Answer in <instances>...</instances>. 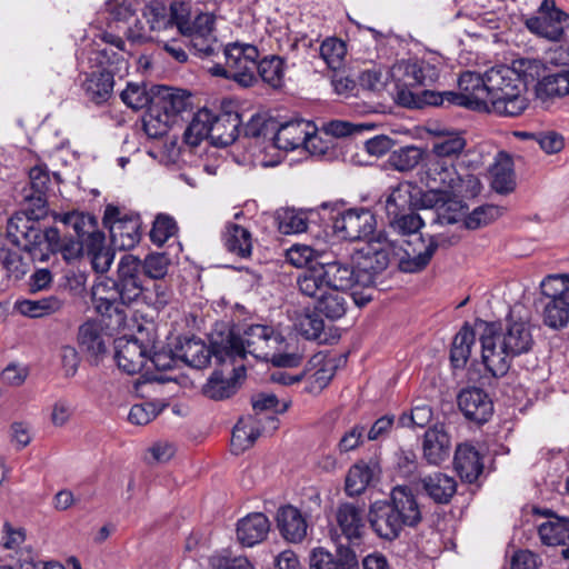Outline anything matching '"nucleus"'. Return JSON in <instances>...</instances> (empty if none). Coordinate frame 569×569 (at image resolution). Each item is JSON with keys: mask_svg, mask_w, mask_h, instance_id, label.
Instances as JSON below:
<instances>
[{"mask_svg": "<svg viewBox=\"0 0 569 569\" xmlns=\"http://www.w3.org/2000/svg\"><path fill=\"white\" fill-rule=\"evenodd\" d=\"M367 517L372 531L388 541L399 538L405 527L416 528L422 520L417 497L408 486H396L389 500L372 502Z\"/></svg>", "mask_w": 569, "mask_h": 569, "instance_id": "obj_4", "label": "nucleus"}, {"mask_svg": "<svg viewBox=\"0 0 569 569\" xmlns=\"http://www.w3.org/2000/svg\"><path fill=\"white\" fill-rule=\"evenodd\" d=\"M317 264L298 277L297 284L302 295L315 296L323 288L341 293L352 290L351 296L356 305L365 306L371 301V296H358L356 289L360 288V283L353 262L346 258L329 259V256L325 254Z\"/></svg>", "mask_w": 569, "mask_h": 569, "instance_id": "obj_5", "label": "nucleus"}, {"mask_svg": "<svg viewBox=\"0 0 569 569\" xmlns=\"http://www.w3.org/2000/svg\"><path fill=\"white\" fill-rule=\"evenodd\" d=\"M487 94L496 97L507 88L521 87L520 74L516 68L497 66L486 71Z\"/></svg>", "mask_w": 569, "mask_h": 569, "instance_id": "obj_46", "label": "nucleus"}, {"mask_svg": "<svg viewBox=\"0 0 569 569\" xmlns=\"http://www.w3.org/2000/svg\"><path fill=\"white\" fill-rule=\"evenodd\" d=\"M423 158V150L415 146H406L391 152L390 166L397 171L406 172L416 168Z\"/></svg>", "mask_w": 569, "mask_h": 569, "instance_id": "obj_59", "label": "nucleus"}, {"mask_svg": "<svg viewBox=\"0 0 569 569\" xmlns=\"http://www.w3.org/2000/svg\"><path fill=\"white\" fill-rule=\"evenodd\" d=\"M500 154L503 156L505 159L503 161L496 163L491 170V187L496 192L500 194H508L516 188L515 171L512 168L513 164L511 158L508 154L503 152Z\"/></svg>", "mask_w": 569, "mask_h": 569, "instance_id": "obj_51", "label": "nucleus"}, {"mask_svg": "<svg viewBox=\"0 0 569 569\" xmlns=\"http://www.w3.org/2000/svg\"><path fill=\"white\" fill-rule=\"evenodd\" d=\"M79 350L98 365L100 357L107 352L102 326L96 320H87L78 329Z\"/></svg>", "mask_w": 569, "mask_h": 569, "instance_id": "obj_26", "label": "nucleus"}, {"mask_svg": "<svg viewBox=\"0 0 569 569\" xmlns=\"http://www.w3.org/2000/svg\"><path fill=\"white\" fill-rule=\"evenodd\" d=\"M260 436V430L256 428L250 419H239L232 429L231 448L233 453L239 455L251 448Z\"/></svg>", "mask_w": 569, "mask_h": 569, "instance_id": "obj_53", "label": "nucleus"}, {"mask_svg": "<svg viewBox=\"0 0 569 569\" xmlns=\"http://www.w3.org/2000/svg\"><path fill=\"white\" fill-rule=\"evenodd\" d=\"M457 405L465 419L477 426L487 423L495 412L490 395L479 387L462 388L457 396Z\"/></svg>", "mask_w": 569, "mask_h": 569, "instance_id": "obj_16", "label": "nucleus"}, {"mask_svg": "<svg viewBox=\"0 0 569 569\" xmlns=\"http://www.w3.org/2000/svg\"><path fill=\"white\" fill-rule=\"evenodd\" d=\"M521 87L507 88L496 97L488 98V109L499 117H518L528 108V99L521 93Z\"/></svg>", "mask_w": 569, "mask_h": 569, "instance_id": "obj_30", "label": "nucleus"}, {"mask_svg": "<svg viewBox=\"0 0 569 569\" xmlns=\"http://www.w3.org/2000/svg\"><path fill=\"white\" fill-rule=\"evenodd\" d=\"M536 97L545 109H549L556 99L569 94V68L543 76L538 80Z\"/></svg>", "mask_w": 569, "mask_h": 569, "instance_id": "obj_28", "label": "nucleus"}, {"mask_svg": "<svg viewBox=\"0 0 569 569\" xmlns=\"http://www.w3.org/2000/svg\"><path fill=\"white\" fill-rule=\"evenodd\" d=\"M458 88L469 100H477L481 104L479 108H471L472 111L482 112L488 109L486 72L483 74L472 71L462 72L458 79Z\"/></svg>", "mask_w": 569, "mask_h": 569, "instance_id": "obj_42", "label": "nucleus"}, {"mask_svg": "<svg viewBox=\"0 0 569 569\" xmlns=\"http://www.w3.org/2000/svg\"><path fill=\"white\" fill-rule=\"evenodd\" d=\"M310 569H359V562L349 547H339L336 555L319 547L311 551Z\"/></svg>", "mask_w": 569, "mask_h": 569, "instance_id": "obj_27", "label": "nucleus"}, {"mask_svg": "<svg viewBox=\"0 0 569 569\" xmlns=\"http://www.w3.org/2000/svg\"><path fill=\"white\" fill-rule=\"evenodd\" d=\"M433 412L429 405L419 403L411 410L403 411L398 418V427L401 428H425L432 419Z\"/></svg>", "mask_w": 569, "mask_h": 569, "instance_id": "obj_63", "label": "nucleus"}, {"mask_svg": "<svg viewBox=\"0 0 569 569\" xmlns=\"http://www.w3.org/2000/svg\"><path fill=\"white\" fill-rule=\"evenodd\" d=\"M423 492L437 505H447L457 492L455 478L436 471L420 479Z\"/></svg>", "mask_w": 569, "mask_h": 569, "instance_id": "obj_34", "label": "nucleus"}, {"mask_svg": "<svg viewBox=\"0 0 569 569\" xmlns=\"http://www.w3.org/2000/svg\"><path fill=\"white\" fill-rule=\"evenodd\" d=\"M143 17L152 31L177 26L180 32L184 33V26L189 22L186 16L178 12L173 3L168 8L163 1L158 0L146 6Z\"/></svg>", "mask_w": 569, "mask_h": 569, "instance_id": "obj_24", "label": "nucleus"}, {"mask_svg": "<svg viewBox=\"0 0 569 569\" xmlns=\"http://www.w3.org/2000/svg\"><path fill=\"white\" fill-rule=\"evenodd\" d=\"M122 102L132 110H141L150 104H154L156 98L150 96L146 86L129 82L127 88L120 93Z\"/></svg>", "mask_w": 569, "mask_h": 569, "instance_id": "obj_62", "label": "nucleus"}, {"mask_svg": "<svg viewBox=\"0 0 569 569\" xmlns=\"http://www.w3.org/2000/svg\"><path fill=\"white\" fill-rule=\"evenodd\" d=\"M538 513L548 517V520L539 525L538 533L543 545L566 546L569 543V518L559 517L553 511L537 510Z\"/></svg>", "mask_w": 569, "mask_h": 569, "instance_id": "obj_35", "label": "nucleus"}, {"mask_svg": "<svg viewBox=\"0 0 569 569\" xmlns=\"http://www.w3.org/2000/svg\"><path fill=\"white\" fill-rule=\"evenodd\" d=\"M453 468L463 482L475 483L483 472V457L472 445L460 443L455 451Z\"/></svg>", "mask_w": 569, "mask_h": 569, "instance_id": "obj_25", "label": "nucleus"}, {"mask_svg": "<svg viewBox=\"0 0 569 569\" xmlns=\"http://www.w3.org/2000/svg\"><path fill=\"white\" fill-rule=\"evenodd\" d=\"M336 522L349 543L359 545L365 530L363 508L353 502H341L336 510Z\"/></svg>", "mask_w": 569, "mask_h": 569, "instance_id": "obj_22", "label": "nucleus"}, {"mask_svg": "<svg viewBox=\"0 0 569 569\" xmlns=\"http://www.w3.org/2000/svg\"><path fill=\"white\" fill-rule=\"evenodd\" d=\"M392 251L391 243L382 233L357 250L353 260L360 288L375 286L377 278L388 268Z\"/></svg>", "mask_w": 569, "mask_h": 569, "instance_id": "obj_9", "label": "nucleus"}, {"mask_svg": "<svg viewBox=\"0 0 569 569\" xmlns=\"http://www.w3.org/2000/svg\"><path fill=\"white\" fill-rule=\"evenodd\" d=\"M377 463L360 460L348 470L345 481V492L349 497L361 495L372 481Z\"/></svg>", "mask_w": 569, "mask_h": 569, "instance_id": "obj_44", "label": "nucleus"}, {"mask_svg": "<svg viewBox=\"0 0 569 569\" xmlns=\"http://www.w3.org/2000/svg\"><path fill=\"white\" fill-rule=\"evenodd\" d=\"M407 246L403 249L405 256L400 258L398 267L402 272L413 273L423 270L429 264L439 244L433 236L429 237L426 243L420 233L416 243L408 241Z\"/></svg>", "mask_w": 569, "mask_h": 569, "instance_id": "obj_21", "label": "nucleus"}, {"mask_svg": "<svg viewBox=\"0 0 569 569\" xmlns=\"http://www.w3.org/2000/svg\"><path fill=\"white\" fill-rule=\"evenodd\" d=\"M287 71V59L278 54H268L257 59L254 73L263 83L273 90H280L284 87V76Z\"/></svg>", "mask_w": 569, "mask_h": 569, "instance_id": "obj_37", "label": "nucleus"}, {"mask_svg": "<svg viewBox=\"0 0 569 569\" xmlns=\"http://www.w3.org/2000/svg\"><path fill=\"white\" fill-rule=\"evenodd\" d=\"M465 147L466 139L460 133H448L433 143L431 157L452 159L458 157Z\"/></svg>", "mask_w": 569, "mask_h": 569, "instance_id": "obj_60", "label": "nucleus"}, {"mask_svg": "<svg viewBox=\"0 0 569 569\" xmlns=\"http://www.w3.org/2000/svg\"><path fill=\"white\" fill-rule=\"evenodd\" d=\"M9 243L18 249L26 251V249L9 237V222L7 223L6 236H0V262L6 269L8 276H14L17 279L21 278L26 273V264L22 261V257L18 251L12 250Z\"/></svg>", "mask_w": 569, "mask_h": 569, "instance_id": "obj_48", "label": "nucleus"}, {"mask_svg": "<svg viewBox=\"0 0 569 569\" xmlns=\"http://www.w3.org/2000/svg\"><path fill=\"white\" fill-rule=\"evenodd\" d=\"M223 54L226 63L232 72V81L243 88L252 87L258 82L254 68L260 52L256 46L232 42L223 48Z\"/></svg>", "mask_w": 569, "mask_h": 569, "instance_id": "obj_12", "label": "nucleus"}, {"mask_svg": "<svg viewBox=\"0 0 569 569\" xmlns=\"http://www.w3.org/2000/svg\"><path fill=\"white\" fill-rule=\"evenodd\" d=\"M309 297L316 299L315 310L330 321L341 319L347 312L348 302L345 293L323 288L318 295Z\"/></svg>", "mask_w": 569, "mask_h": 569, "instance_id": "obj_39", "label": "nucleus"}, {"mask_svg": "<svg viewBox=\"0 0 569 569\" xmlns=\"http://www.w3.org/2000/svg\"><path fill=\"white\" fill-rule=\"evenodd\" d=\"M467 210L468 206L463 200L455 197V191H447L440 210L432 220L440 224H453L466 218Z\"/></svg>", "mask_w": 569, "mask_h": 569, "instance_id": "obj_50", "label": "nucleus"}, {"mask_svg": "<svg viewBox=\"0 0 569 569\" xmlns=\"http://www.w3.org/2000/svg\"><path fill=\"white\" fill-rule=\"evenodd\" d=\"M213 19H210L207 17L206 19V26L204 27H198L196 26V29L192 30L189 27V23L184 26L186 34L189 32L191 40L190 46L191 50L193 51L194 56H198L199 58H209L216 56L220 49L222 48V44L218 41V39L213 36Z\"/></svg>", "mask_w": 569, "mask_h": 569, "instance_id": "obj_36", "label": "nucleus"}, {"mask_svg": "<svg viewBox=\"0 0 569 569\" xmlns=\"http://www.w3.org/2000/svg\"><path fill=\"white\" fill-rule=\"evenodd\" d=\"M190 93L169 87H159L154 106L163 112L167 121L177 117L189 106Z\"/></svg>", "mask_w": 569, "mask_h": 569, "instance_id": "obj_43", "label": "nucleus"}, {"mask_svg": "<svg viewBox=\"0 0 569 569\" xmlns=\"http://www.w3.org/2000/svg\"><path fill=\"white\" fill-rule=\"evenodd\" d=\"M63 301L57 296H49L38 300H22L17 302L19 312L29 318H42L60 311Z\"/></svg>", "mask_w": 569, "mask_h": 569, "instance_id": "obj_49", "label": "nucleus"}, {"mask_svg": "<svg viewBox=\"0 0 569 569\" xmlns=\"http://www.w3.org/2000/svg\"><path fill=\"white\" fill-rule=\"evenodd\" d=\"M277 527L282 538L291 543H299L307 536V520L301 511L291 505L278 510Z\"/></svg>", "mask_w": 569, "mask_h": 569, "instance_id": "obj_31", "label": "nucleus"}, {"mask_svg": "<svg viewBox=\"0 0 569 569\" xmlns=\"http://www.w3.org/2000/svg\"><path fill=\"white\" fill-rule=\"evenodd\" d=\"M54 220L61 222L67 231L71 229L80 236L87 234L86 256L97 273H104L110 269L116 249L106 246L104 232L97 229L98 222L94 216L73 210L58 214Z\"/></svg>", "mask_w": 569, "mask_h": 569, "instance_id": "obj_7", "label": "nucleus"}, {"mask_svg": "<svg viewBox=\"0 0 569 569\" xmlns=\"http://www.w3.org/2000/svg\"><path fill=\"white\" fill-rule=\"evenodd\" d=\"M399 106L411 109H422L426 106L462 107L471 110V108H479L481 104L477 100H469L461 93V90L459 92L422 90L420 92L401 91L399 93Z\"/></svg>", "mask_w": 569, "mask_h": 569, "instance_id": "obj_14", "label": "nucleus"}, {"mask_svg": "<svg viewBox=\"0 0 569 569\" xmlns=\"http://www.w3.org/2000/svg\"><path fill=\"white\" fill-rule=\"evenodd\" d=\"M103 227L109 230L113 249L127 251L141 240L142 221L137 212L124 211L114 204H107L102 217Z\"/></svg>", "mask_w": 569, "mask_h": 569, "instance_id": "obj_8", "label": "nucleus"}, {"mask_svg": "<svg viewBox=\"0 0 569 569\" xmlns=\"http://www.w3.org/2000/svg\"><path fill=\"white\" fill-rule=\"evenodd\" d=\"M569 321V296L548 300L543 307V323L552 329H560Z\"/></svg>", "mask_w": 569, "mask_h": 569, "instance_id": "obj_54", "label": "nucleus"}, {"mask_svg": "<svg viewBox=\"0 0 569 569\" xmlns=\"http://www.w3.org/2000/svg\"><path fill=\"white\" fill-rule=\"evenodd\" d=\"M540 11L542 16L530 19L528 28L547 39L569 42V14L557 8L553 0H543Z\"/></svg>", "mask_w": 569, "mask_h": 569, "instance_id": "obj_15", "label": "nucleus"}, {"mask_svg": "<svg viewBox=\"0 0 569 569\" xmlns=\"http://www.w3.org/2000/svg\"><path fill=\"white\" fill-rule=\"evenodd\" d=\"M241 340L246 356L250 353L257 359L263 360L270 351L284 343L282 335L270 325L250 323L241 332Z\"/></svg>", "mask_w": 569, "mask_h": 569, "instance_id": "obj_17", "label": "nucleus"}, {"mask_svg": "<svg viewBox=\"0 0 569 569\" xmlns=\"http://www.w3.org/2000/svg\"><path fill=\"white\" fill-rule=\"evenodd\" d=\"M30 187L32 192L26 197L36 207L39 218L44 214L47 208V192L50 186V176L46 166H34L29 170ZM33 210L28 209L27 211Z\"/></svg>", "mask_w": 569, "mask_h": 569, "instance_id": "obj_40", "label": "nucleus"}, {"mask_svg": "<svg viewBox=\"0 0 569 569\" xmlns=\"http://www.w3.org/2000/svg\"><path fill=\"white\" fill-rule=\"evenodd\" d=\"M141 266L144 280H161L168 273L170 259L166 253H150L141 260Z\"/></svg>", "mask_w": 569, "mask_h": 569, "instance_id": "obj_64", "label": "nucleus"}, {"mask_svg": "<svg viewBox=\"0 0 569 569\" xmlns=\"http://www.w3.org/2000/svg\"><path fill=\"white\" fill-rule=\"evenodd\" d=\"M276 222L279 232L282 234L305 232L308 228V218L306 212L293 208H282L277 210Z\"/></svg>", "mask_w": 569, "mask_h": 569, "instance_id": "obj_52", "label": "nucleus"}, {"mask_svg": "<svg viewBox=\"0 0 569 569\" xmlns=\"http://www.w3.org/2000/svg\"><path fill=\"white\" fill-rule=\"evenodd\" d=\"M114 348L118 368L128 375L140 372L148 362L149 345H144L137 337L119 338Z\"/></svg>", "mask_w": 569, "mask_h": 569, "instance_id": "obj_20", "label": "nucleus"}, {"mask_svg": "<svg viewBox=\"0 0 569 569\" xmlns=\"http://www.w3.org/2000/svg\"><path fill=\"white\" fill-rule=\"evenodd\" d=\"M208 339L217 367H238L246 359L241 331L236 325L216 322Z\"/></svg>", "mask_w": 569, "mask_h": 569, "instance_id": "obj_10", "label": "nucleus"}, {"mask_svg": "<svg viewBox=\"0 0 569 569\" xmlns=\"http://www.w3.org/2000/svg\"><path fill=\"white\" fill-rule=\"evenodd\" d=\"M411 189V184L406 182H400L391 188L385 204L388 222L416 207Z\"/></svg>", "mask_w": 569, "mask_h": 569, "instance_id": "obj_45", "label": "nucleus"}, {"mask_svg": "<svg viewBox=\"0 0 569 569\" xmlns=\"http://www.w3.org/2000/svg\"><path fill=\"white\" fill-rule=\"evenodd\" d=\"M475 345L476 331L468 322H465L451 343L450 362L452 368L463 369L467 366Z\"/></svg>", "mask_w": 569, "mask_h": 569, "instance_id": "obj_38", "label": "nucleus"}, {"mask_svg": "<svg viewBox=\"0 0 569 569\" xmlns=\"http://www.w3.org/2000/svg\"><path fill=\"white\" fill-rule=\"evenodd\" d=\"M226 249L240 257L248 258L252 252V239L248 229L240 224L229 222L222 236Z\"/></svg>", "mask_w": 569, "mask_h": 569, "instance_id": "obj_47", "label": "nucleus"}, {"mask_svg": "<svg viewBox=\"0 0 569 569\" xmlns=\"http://www.w3.org/2000/svg\"><path fill=\"white\" fill-rule=\"evenodd\" d=\"M241 114L237 111L222 110L214 114L208 109L200 110L184 131V140L191 146L210 137L213 144L228 147L240 136Z\"/></svg>", "mask_w": 569, "mask_h": 569, "instance_id": "obj_6", "label": "nucleus"}, {"mask_svg": "<svg viewBox=\"0 0 569 569\" xmlns=\"http://www.w3.org/2000/svg\"><path fill=\"white\" fill-rule=\"evenodd\" d=\"M176 355L180 361L196 369L207 367L213 358L210 343L207 346L194 336L179 338L176 343Z\"/></svg>", "mask_w": 569, "mask_h": 569, "instance_id": "obj_32", "label": "nucleus"}, {"mask_svg": "<svg viewBox=\"0 0 569 569\" xmlns=\"http://www.w3.org/2000/svg\"><path fill=\"white\" fill-rule=\"evenodd\" d=\"M322 315L313 309L311 313L306 315L300 320V333L308 340H315L319 343H327L328 337L325 332V321Z\"/></svg>", "mask_w": 569, "mask_h": 569, "instance_id": "obj_61", "label": "nucleus"}, {"mask_svg": "<svg viewBox=\"0 0 569 569\" xmlns=\"http://www.w3.org/2000/svg\"><path fill=\"white\" fill-rule=\"evenodd\" d=\"M305 369H308L305 391L308 393H320L336 375V363L322 352L313 355Z\"/></svg>", "mask_w": 569, "mask_h": 569, "instance_id": "obj_23", "label": "nucleus"}, {"mask_svg": "<svg viewBox=\"0 0 569 569\" xmlns=\"http://www.w3.org/2000/svg\"><path fill=\"white\" fill-rule=\"evenodd\" d=\"M420 181L427 188L456 191L457 188L461 187L462 179L452 159L429 156L423 163Z\"/></svg>", "mask_w": 569, "mask_h": 569, "instance_id": "obj_18", "label": "nucleus"}, {"mask_svg": "<svg viewBox=\"0 0 569 569\" xmlns=\"http://www.w3.org/2000/svg\"><path fill=\"white\" fill-rule=\"evenodd\" d=\"M506 211L505 207L486 203L475 208L470 213H467L463 219L465 227L470 230H476L481 227L488 226L496 221Z\"/></svg>", "mask_w": 569, "mask_h": 569, "instance_id": "obj_55", "label": "nucleus"}, {"mask_svg": "<svg viewBox=\"0 0 569 569\" xmlns=\"http://www.w3.org/2000/svg\"><path fill=\"white\" fill-rule=\"evenodd\" d=\"M113 87L114 78L112 74L98 69L89 72L83 82L87 97L96 104L107 102L113 93Z\"/></svg>", "mask_w": 569, "mask_h": 569, "instance_id": "obj_41", "label": "nucleus"}, {"mask_svg": "<svg viewBox=\"0 0 569 569\" xmlns=\"http://www.w3.org/2000/svg\"><path fill=\"white\" fill-rule=\"evenodd\" d=\"M270 530V521L262 512H253L237 523V538L244 547H253L263 541Z\"/></svg>", "mask_w": 569, "mask_h": 569, "instance_id": "obj_33", "label": "nucleus"}, {"mask_svg": "<svg viewBox=\"0 0 569 569\" xmlns=\"http://www.w3.org/2000/svg\"><path fill=\"white\" fill-rule=\"evenodd\" d=\"M450 451L451 438L442 427L436 425L426 430L422 440V453L429 465H440L448 459Z\"/></svg>", "mask_w": 569, "mask_h": 569, "instance_id": "obj_29", "label": "nucleus"}, {"mask_svg": "<svg viewBox=\"0 0 569 569\" xmlns=\"http://www.w3.org/2000/svg\"><path fill=\"white\" fill-rule=\"evenodd\" d=\"M141 260L130 253L123 254L118 263L114 277H108L93 290L97 311L102 317L116 316V323L126 321L124 307L140 302L146 280L142 276Z\"/></svg>", "mask_w": 569, "mask_h": 569, "instance_id": "obj_3", "label": "nucleus"}, {"mask_svg": "<svg viewBox=\"0 0 569 569\" xmlns=\"http://www.w3.org/2000/svg\"><path fill=\"white\" fill-rule=\"evenodd\" d=\"M171 298V287L164 279L152 280V288H149L147 283L144 284L143 296L140 302L159 311L169 305Z\"/></svg>", "mask_w": 569, "mask_h": 569, "instance_id": "obj_56", "label": "nucleus"}, {"mask_svg": "<svg viewBox=\"0 0 569 569\" xmlns=\"http://www.w3.org/2000/svg\"><path fill=\"white\" fill-rule=\"evenodd\" d=\"M121 52L104 48L98 50L91 61L96 63V69L110 72L114 78L117 73L128 69V61Z\"/></svg>", "mask_w": 569, "mask_h": 569, "instance_id": "obj_57", "label": "nucleus"}, {"mask_svg": "<svg viewBox=\"0 0 569 569\" xmlns=\"http://www.w3.org/2000/svg\"><path fill=\"white\" fill-rule=\"evenodd\" d=\"M476 326L481 328L479 340L482 363L495 378L505 377L513 358L528 353L533 347L528 322L508 321L503 329L501 322L477 319Z\"/></svg>", "mask_w": 569, "mask_h": 569, "instance_id": "obj_2", "label": "nucleus"}, {"mask_svg": "<svg viewBox=\"0 0 569 569\" xmlns=\"http://www.w3.org/2000/svg\"><path fill=\"white\" fill-rule=\"evenodd\" d=\"M392 76L397 82L396 101L399 104L401 91L415 92L413 89L417 87L432 86L439 78V68L425 59L413 58L395 66Z\"/></svg>", "mask_w": 569, "mask_h": 569, "instance_id": "obj_11", "label": "nucleus"}, {"mask_svg": "<svg viewBox=\"0 0 569 569\" xmlns=\"http://www.w3.org/2000/svg\"><path fill=\"white\" fill-rule=\"evenodd\" d=\"M319 51L327 67L337 70L343 63L347 54V44L337 37H328L321 42Z\"/></svg>", "mask_w": 569, "mask_h": 569, "instance_id": "obj_58", "label": "nucleus"}, {"mask_svg": "<svg viewBox=\"0 0 569 569\" xmlns=\"http://www.w3.org/2000/svg\"><path fill=\"white\" fill-rule=\"evenodd\" d=\"M333 232L349 241L363 240L376 231L377 220L375 213L367 208H352L330 216Z\"/></svg>", "mask_w": 569, "mask_h": 569, "instance_id": "obj_13", "label": "nucleus"}, {"mask_svg": "<svg viewBox=\"0 0 569 569\" xmlns=\"http://www.w3.org/2000/svg\"><path fill=\"white\" fill-rule=\"evenodd\" d=\"M246 377V367H217L202 388L206 397L212 400H223L233 396L239 387L240 379Z\"/></svg>", "mask_w": 569, "mask_h": 569, "instance_id": "obj_19", "label": "nucleus"}, {"mask_svg": "<svg viewBox=\"0 0 569 569\" xmlns=\"http://www.w3.org/2000/svg\"><path fill=\"white\" fill-rule=\"evenodd\" d=\"M73 233L61 238L56 227L41 229L34 210L17 211L9 219V237L21 244L33 261H48L51 254L58 252L67 261L84 256L87 234L80 236L77 231Z\"/></svg>", "mask_w": 569, "mask_h": 569, "instance_id": "obj_1", "label": "nucleus"}]
</instances>
